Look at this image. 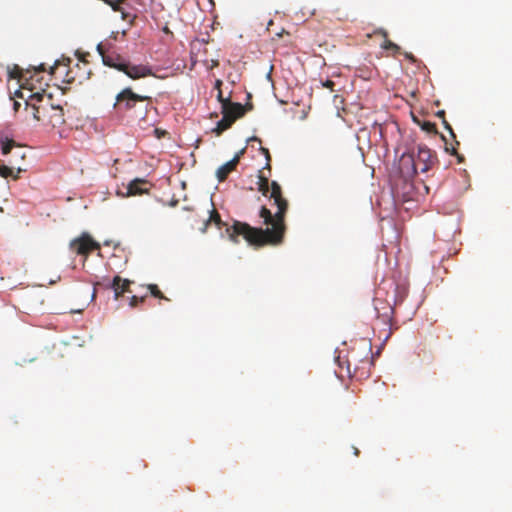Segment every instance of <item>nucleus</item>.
<instances>
[{"mask_svg":"<svg viewBox=\"0 0 512 512\" xmlns=\"http://www.w3.org/2000/svg\"><path fill=\"white\" fill-rule=\"evenodd\" d=\"M363 350L365 352V358L361 360L364 364H369V355L372 353V345L370 342L363 340L362 341Z\"/></svg>","mask_w":512,"mask_h":512,"instance_id":"2eb2a0df","label":"nucleus"},{"mask_svg":"<svg viewBox=\"0 0 512 512\" xmlns=\"http://www.w3.org/2000/svg\"><path fill=\"white\" fill-rule=\"evenodd\" d=\"M22 170L19 168L17 170V174H13V169L11 167H8L6 165H2L0 167V176L3 177V178H8V177H13L14 179H17L18 178V174L21 172Z\"/></svg>","mask_w":512,"mask_h":512,"instance_id":"ddd939ff","label":"nucleus"},{"mask_svg":"<svg viewBox=\"0 0 512 512\" xmlns=\"http://www.w3.org/2000/svg\"><path fill=\"white\" fill-rule=\"evenodd\" d=\"M358 361V356L355 354L354 351L351 352V355H350V359L348 360V365L350 366V364L352 362L356 363Z\"/></svg>","mask_w":512,"mask_h":512,"instance_id":"cd10ccee","label":"nucleus"},{"mask_svg":"<svg viewBox=\"0 0 512 512\" xmlns=\"http://www.w3.org/2000/svg\"><path fill=\"white\" fill-rule=\"evenodd\" d=\"M222 114H227L234 122L244 116L245 107L241 103L227 101L222 107Z\"/></svg>","mask_w":512,"mask_h":512,"instance_id":"9d476101","label":"nucleus"},{"mask_svg":"<svg viewBox=\"0 0 512 512\" xmlns=\"http://www.w3.org/2000/svg\"><path fill=\"white\" fill-rule=\"evenodd\" d=\"M33 108H34V110H35V112H34V114H33V115H34V118H35V119H37V120H40V116H39V109H40V108H39V107H35V106H34Z\"/></svg>","mask_w":512,"mask_h":512,"instance_id":"c756f323","label":"nucleus"},{"mask_svg":"<svg viewBox=\"0 0 512 512\" xmlns=\"http://www.w3.org/2000/svg\"><path fill=\"white\" fill-rule=\"evenodd\" d=\"M405 56H406V58H408V59H410V60L414 61V57H413V55H412V54H408V53H406V54H405Z\"/></svg>","mask_w":512,"mask_h":512,"instance_id":"72a5a7b5","label":"nucleus"},{"mask_svg":"<svg viewBox=\"0 0 512 512\" xmlns=\"http://www.w3.org/2000/svg\"><path fill=\"white\" fill-rule=\"evenodd\" d=\"M9 77L11 79H18L19 81H21V79L23 78V72H22V69L15 65L12 69L9 70Z\"/></svg>","mask_w":512,"mask_h":512,"instance_id":"f3484780","label":"nucleus"},{"mask_svg":"<svg viewBox=\"0 0 512 512\" xmlns=\"http://www.w3.org/2000/svg\"><path fill=\"white\" fill-rule=\"evenodd\" d=\"M399 169L404 177H414L417 175L419 169L414 152L402 154L399 161Z\"/></svg>","mask_w":512,"mask_h":512,"instance_id":"39448f33","label":"nucleus"},{"mask_svg":"<svg viewBox=\"0 0 512 512\" xmlns=\"http://www.w3.org/2000/svg\"><path fill=\"white\" fill-rule=\"evenodd\" d=\"M32 98H38V100H41V95L39 93H36L34 95L31 96Z\"/></svg>","mask_w":512,"mask_h":512,"instance_id":"f704fd0d","label":"nucleus"},{"mask_svg":"<svg viewBox=\"0 0 512 512\" xmlns=\"http://www.w3.org/2000/svg\"><path fill=\"white\" fill-rule=\"evenodd\" d=\"M148 290L150 291L151 295L156 297V298H159V299H164V300H169L167 297H165L163 295V293L160 291V289L158 288V286L156 284H149L148 285Z\"/></svg>","mask_w":512,"mask_h":512,"instance_id":"dca6fc26","label":"nucleus"},{"mask_svg":"<svg viewBox=\"0 0 512 512\" xmlns=\"http://www.w3.org/2000/svg\"><path fill=\"white\" fill-rule=\"evenodd\" d=\"M446 151L447 152H450L452 155H455L457 156V159L459 162H462L463 161V156L462 155H459L456 151V148L454 146H452L451 148H449L447 145H446Z\"/></svg>","mask_w":512,"mask_h":512,"instance_id":"b1692460","label":"nucleus"},{"mask_svg":"<svg viewBox=\"0 0 512 512\" xmlns=\"http://www.w3.org/2000/svg\"><path fill=\"white\" fill-rule=\"evenodd\" d=\"M129 78L136 80L148 76H154L152 69L147 65H131L125 61L124 66L119 67Z\"/></svg>","mask_w":512,"mask_h":512,"instance_id":"423d86ee","label":"nucleus"},{"mask_svg":"<svg viewBox=\"0 0 512 512\" xmlns=\"http://www.w3.org/2000/svg\"><path fill=\"white\" fill-rule=\"evenodd\" d=\"M130 281L122 279L120 276H115L112 283L108 285L114 291L115 299L117 300L124 292L129 291Z\"/></svg>","mask_w":512,"mask_h":512,"instance_id":"9b49d317","label":"nucleus"},{"mask_svg":"<svg viewBox=\"0 0 512 512\" xmlns=\"http://www.w3.org/2000/svg\"><path fill=\"white\" fill-rule=\"evenodd\" d=\"M217 99H218V101L221 103V106H222V107H224V103H226L227 101H230V99H229V98H224V97H223V94H222L221 89H219V91H218Z\"/></svg>","mask_w":512,"mask_h":512,"instance_id":"393cba45","label":"nucleus"},{"mask_svg":"<svg viewBox=\"0 0 512 512\" xmlns=\"http://www.w3.org/2000/svg\"><path fill=\"white\" fill-rule=\"evenodd\" d=\"M422 129L425 130L428 133H436V125L430 121H424L422 124Z\"/></svg>","mask_w":512,"mask_h":512,"instance_id":"412c9836","label":"nucleus"},{"mask_svg":"<svg viewBox=\"0 0 512 512\" xmlns=\"http://www.w3.org/2000/svg\"><path fill=\"white\" fill-rule=\"evenodd\" d=\"M148 184L149 183L146 179L136 178L128 184L126 193L117 192V194L122 197L142 195L144 193H148Z\"/></svg>","mask_w":512,"mask_h":512,"instance_id":"6e6552de","label":"nucleus"},{"mask_svg":"<svg viewBox=\"0 0 512 512\" xmlns=\"http://www.w3.org/2000/svg\"><path fill=\"white\" fill-rule=\"evenodd\" d=\"M162 30L165 34H172L168 26H164Z\"/></svg>","mask_w":512,"mask_h":512,"instance_id":"2f4dec72","label":"nucleus"},{"mask_svg":"<svg viewBox=\"0 0 512 512\" xmlns=\"http://www.w3.org/2000/svg\"><path fill=\"white\" fill-rule=\"evenodd\" d=\"M39 70L44 71V67H43V65H40V66H39Z\"/></svg>","mask_w":512,"mask_h":512,"instance_id":"58836bf2","label":"nucleus"},{"mask_svg":"<svg viewBox=\"0 0 512 512\" xmlns=\"http://www.w3.org/2000/svg\"><path fill=\"white\" fill-rule=\"evenodd\" d=\"M381 34L384 36V37H387V32L385 30H381Z\"/></svg>","mask_w":512,"mask_h":512,"instance_id":"4c0bfd02","label":"nucleus"},{"mask_svg":"<svg viewBox=\"0 0 512 512\" xmlns=\"http://www.w3.org/2000/svg\"><path fill=\"white\" fill-rule=\"evenodd\" d=\"M138 102H151L150 96L139 95L133 92L131 88H124L121 92L116 95L114 109L118 113H126L134 109ZM148 110V105L144 107V113Z\"/></svg>","mask_w":512,"mask_h":512,"instance_id":"f03ea898","label":"nucleus"},{"mask_svg":"<svg viewBox=\"0 0 512 512\" xmlns=\"http://www.w3.org/2000/svg\"><path fill=\"white\" fill-rule=\"evenodd\" d=\"M3 164L0 163V167L2 166Z\"/></svg>","mask_w":512,"mask_h":512,"instance_id":"a19ab883","label":"nucleus"},{"mask_svg":"<svg viewBox=\"0 0 512 512\" xmlns=\"http://www.w3.org/2000/svg\"><path fill=\"white\" fill-rule=\"evenodd\" d=\"M382 48L385 50H391L395 53L399 52V50H400V47L397 44H395L394 42H392L388 39H386L384 41V43L382 44Z\"/></svg>","mask_w":512,"mask_h":512,"instance_id":"a211bd4d","label":"nucleus"},{"mask_svg":"<svg viewBox=\"0 0 512 512\" xmlns=\"http://www.w3.org/2000/svg\"><path fill=\"white\" fill-rule=\"evenodd\" d=\"M208 222H214L219 228L221 227L222 221H221L219 213L215 209H213L210 212V217H209Z\"/></svg>","mask_w":512,"mask_h":512,"instance_id":"aec40b11","label":"nucleus"},{"mask_svg":"<svg viewBox=\"0 0 512 512\" xmlns=\"http://www.w3.org/2000/svg\"><path fill=\"white\" fill-rule=\"evenodd\" d=\"M70 248L78 255L87 256L92 251L100 249V245L89 234L83 233L70 242Z\"/></svg>","mask_w":512,"mask_h":512,"instance_id":"7ed1b4c3","label":"nucleus"},{"mask_svg":"<svg viewBox=\"0 0 512 512\" xmlns=\"http://www.w3.org/2000/svg\"><path fill=\"white\" fill-rule=\"evenodd\" d=\"M97 51L102 57L104 65L119 70V67L124 66L125 60L114 52H108L104 45L98 44Z\"/></svg>","mask_w":512,"mask_h":512,"instance_id":"0eeeda50","label":"nucleus"},{"mask_svg":"<svg viewBox=\"0 0 512 512\" xmlns=\"http://www.w3.org/2000/svg\"><path fill=\"white\" fill-rule=\"evenodd\" d=\"M15 146L14 140H6L2 143L1 151L3 155L10 153L11 149Z\"/></svg>","mask_w":512,"mask_h":512,"instance_id":"6ab92c4d","label":"nucleus"},{"mask_svg":"<svg viewBox=\"0 0 512 512\" xmlns=\"http://www.w3.org/2000/svg\"><path fill=\"white\" fill-rule=\"evenodd\" d=\"M71 73H72V71H69V72L67 73V80H66V81H67L68 83H71V82H74V81H75V77H74V76H71V75H70Z\"/></svg>","mask_w":512,"mask_h":512,"instance_id":"c85d7f7f","label":"nucleus"},{"mask_svg":"<svg viewBox=\"0 0 512 512\" xmlns=\"http://www.w3.org/2000/svg\"><path fill=\"white\" fill-rule=\"evenodd\" d=\"M322 86L330 89L331 91H334L335 83L332 80H326L322 83Z\"/></svg>","mask_w":512,"mask_h":512,"instance_id":"a878e982","label":"nucleus"},{"mask_svg":"<svg viewBox=\"0 0 512 512\" xmlns=\"http://www.w3.org/2000/svg\"><path fill=\"white\" fill-rule=\"evenodd\" d=\"M334 14L339 21L348 20V14L346 12H341L339 8L334 11Z\"/></svg>","mask_w":512,"mask_h":512,"instance_id":"4be33fe9","label":"nucleus"},{"mask_svg":"<svg viewBox=\"0 0 512 512\" xmlns=\"http://www.w3.org/2000/svg\"><path fill=\"white\" fill-rule=\"evenodd\" d=\"M60 112V117H62V109L58 110Z\"/></svg>","mask_w":512,"mask_h":512,"instance_id":"ea45409f","label":"nucleus"},{"mask_svg":"<svg viewBox=\"0 0 512 512\" xmlns=\"http://www.w3.org/2000/svg\"><path fill=\"white\" fill-rule=\"evenodd\" d=\"M354 454H355L356 456H358V455H359V450H358L356 447H354Z\"/></svg>","mask_w":512,"mask_h":512,"instance_id":"e433bc0d","label":"nucleus"},{"mask_svg":"<svg viewBox=\"0 0 512 512\" xmlns=\"http://www.w3.org/2000/svg\"><path fill=\"white\" fill-rule=\"evenodd\" d=\"M273 199L274 205L277 206V211L272 215L271 211L262 206L259 216L267 226L266 229L255 228L247 223L234 221L231 226L226 228L229 239L235 243L238 242V237L242 236L250 245L264 246V245H279L283 242L286 225L285 216L288 210V202L282 196L281 186L276 182H271V191L269 195Z\"/></svg>","mask_w":512,"mask_h":512,"instance_id":"f257e3e1","label":"nucleus"},{"mask_svg":"<svg viewBox=\"0 0 512 512\" xmlns=\"http://www.w3.org/2000/svg\"><path fill=\"white\" fill-rule=\"evenodd\" d=\"M259 191L264 196L268 195V193H269V180L266 177H263V176L259 177Z\"/></svg>","mask_w":512,"mask_h":512,"instance_id":"4468645a","label":"nucleus"},{"mask_svg":"<svg viewBox=\"0 0 512 512\" xmlns=\"http://www.w3.org/2000/svg\"><path fill=\"white\" fill-rule=\"evenodd\" d=\"M263 151L265 152L266 156H267V159L269 160L270 159V156H269V151L268 149H264L263 148Z\"/></svg>","mask_w":512,"mask_h":512,"instance_id":"c9c22d12","label":"nucleus"},{"mask_svg":"<svg viewBox=\"0 0 512 512\" xmlns=\"http://www.w3.org/2000/svg\"><path fill=\"white\" fill-rule=\"evenodd\" d=\"M234 123V119L230 118L227 114H223L222 119L217 123L213 130L217 135L222 134L225 130L229 129Z\"/></svg>","mask_w":512,"mask_h":512,"instance_id":"f8f14e48","label":"nucleus"},{"mask_svg":"<svg viewBox=\"0 0 512 512\" xmlns=\"http://www.w3.org/2000/svg\"><path fill=\"white\" fill-rule=\"evenodd\" d=\"M416 162L418 163V169L421 172L429 171L436 162V155L423 144L417 145V152L415 154Z\"/></svg>","mask_w":512,"mask_h":512,"instance_id":"20e7f679","label":"nucleus"},{"mask_svg":"<svg viewBox=\"0 0 512 512\" xmlns=\"http://www.w3.org/2000/svg\"><path fill=\"white\" fill-rule=\"evenodd\" d=\"M244 154V149L240 150L230 161L223 164L217 169L216 176L220 182L224 181L228 175L234 171L240 161L241 156Z\"/></svg>","mask_w":512,"mask_h":512,"instance_id":"1a4fd4ad","label":"nucleus"},{"mask_svg":"<svg viewBox=\"0 0 512 512\" xmlns=\"http://www.w3.org/2000/svg\"><path fill=\"white\" fill-rule=\"evenodd\" d=\"M221 85H222V81L221 80H216L215 82V88L219 91V89H221Z\"/></svg>","mask_w":512,"mask_h":512,"instance_id":"7c9ffc66","label":"nucleus"},{"mask_svg":"<svg viewBox=\"0 0 512 512\" xmlns=\"http://www.w3.org/2000/svg\"><path fill=\"white\" fill-rule=\"evenodd\" d=\"M144 300H145V297H138V296L134 295L130 298L129 305L131 307H136L138 305V303H142V302H144Z\"/></svg>","mask_w":512,"mask_h":512,"instance_id":"5701e85b","label":"nucleus"},{"mask_svg":"<svg viewBox=\"0 0 512 512\" xmlns=\"http://www.w3.org/2000/svg\"><path fill=\"white\" fill-rule=\"evenodd\" d=\"M437 116H438V117H440V118H442V119L444 120V119H445V111H443V110H442V111H439V112L437 113Z\"/></svg>","mask_w":512,"mask_h":512,"instance_id":"473e14b6","label":"nucleus"},{"mask_svg":"<svg viewBox=\"0 0 512 512\" xmlns=\"http://www.w3.org/2000/svg\"><path fill=\"white\" fill-rule=\"evenodd\" d=\"M443 124H444L445 129H447L450 132L451 136L453 138H455L456 136H455V134L453 132V129H452L451 125L445 119L443 120Z\"/></svg>","mask_w":512,"mask_h":512,"instance_id":"bb28decb","label":"nucleus"}]
</instances>
